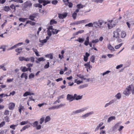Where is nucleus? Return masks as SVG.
<instances>
[{
	"instance_id": "obj_1",
	"label": "nucleus",
	"mask_w": 134,
	"mask_h": 134,
	"mask_svg": "<svg viewBox=\"0 0 134 134\" xmlns=\"http://www.w3.org/2000/svg\"><path fill=\"white\" fill-rule=\"evenodd\" d=\"M76 96V94H74L73 96L72 95L68 94L67 96L66 99L69 102H71L75 100V97Z\"/></svg>"
},
{
	"instance_id": "obj_2",
	"label": "nucleus",
	"mask_w": 134,
	"mask_h": 134,
	"mask_svg": "<svg viewBox=\"0 0 134 134\" xmlns=\"http://www.w3.org/2000/svg\"><path fill=\"white\" fill-rule=\"evenodd\" d=\"M132 85H130L126 89L125 91L123 92V93L126 96H128L130 93V91H131V87Z\"/></svg>"
},
{
	"instance_id": "obj_3",
	"label": "nucleus",
	"mask_w": 134,
	"mask_h": 134,
	"mask_svg": "<svg viewBox=\"0 0 134 134\" xmlns=\"http://www.w3.org/2000/svg\"><path fill=\"white\" fill-rule=\"evenodd\" d=\"M23 4L25 8H26L27 7L30 8L32 7V4L31 1H28L24 3Z\"/></svg>"
},
{
	"instance_id": "obj_4",
	"label": "nucleus",
	"mask_w": 134,
	"mask_h": 134,
	"mask_svg": "<svg viewBox=\"0 0 134 134\" xmlns=\"http://www.w3.org/2000/svg\"><path fill=\"white\" fill-rule=\"evenodd\" d=\"M79 77L81 79L82 81L84 80L85 82H89L90 81H92V79H89L87 77V76H79Z\"/></svg>"
},
{
	"instance_id": "obj_5",
	"label": "nucleus",
	"mask_w": 134,
	"mask_h": 134,
	"mask_svg": "<svg viewBox=\"0 0 134 134\" xmlns=\"http://www.w3.org/2000/svg\"><path fill=\"white\" fill-rule=\"evenodd\" d=\"M23 42H20L19 43L16 44L14 46L11 47L10 48L8 49V50H12L13 49H14L16 48L17 47H18L19 46L21 45L22 44H23Z\"/></svg>"
},
{
	"instance_id": "obj_6",
	"label": "nucleus",
	"mask_w": 134,
	"mask_h": 134,
	"mask_svg": "<svg viewBox=\"0 0 134 134\" xmlns=\"http://www.w3.org/2000/svg\"><path fill=\"white\" fill-rule=\"evenodd\" d=\"M15 106V103H10L9 105V109L10 110H13Z\"/></svg>"
},
{
	"instance_id": "obj_7",
	"label": "nucleus",
	"mask_w": 134,
	"mask_h": 134,
	"mask_svg": "<svg viewBox=\"0 0 134 134\" xmlns=\"http://www.w3.org/2000/svg\"><path fill=\"white\" fill-rule=\"evenodd\" d=\"M67 15V13H65L64 14H58V17L60 19H63L66 17Z\"/></svg>"
},
{
	"instance_id": "obj_8",
	"label": "nucleus",
	"mask_w": 134,
	"mask_h": 134,
	"mask_svg": "<svg viewBox=\"0 0 134 134\" xmlns=\"http://www.w3.org/2000/svg\"><path fill=\"white\" fill-rule=\"evenodd\" d=\"M86 109V108H82L81 109L76 110L74 111L73 112V113L74 114H77L82 112Z\"/></svg>"
},
{
	"instance_id": "obj_9",
	"label": "nucleus",
	"mask_w": 134,
	"mask_h": 134,
	"mask_svg": "<svg viewBox=\"0 0 134 134\" xmlns=\"http://www.w3.org/2000/svg\"><path fill=\"white\" fill-rule=\"evenodd\" d=\"M114 31L113 32L114 35L113 36V37H115L116 38H118L119 36V32H116Z\"/></svg>"
},
{
	"instance_id": "obj_10",
	"label": "nucleus",
	"mask_w": 134,
	"mask_h": 134,
	"mask_svg": "<svg viewBox=\"0 0 134 134\" xmlns=\"http://www.w3.org/2000/svg\"><path fill=\"white\" fill-rule=\"evenodd\" d=\"M85 38H83L79 37L78 39L76 40L75 41H78L80 43H82L84 41Z\"/></svg>"
},
{
	"instance_id": "obj_11",
	"label": "nucleus",
	"mask_w": 134,
	"mask_h": 134,
	"mask_svg": "<svg viewBox=\"0 0 134 134\" xmlns=\"http://www.w3.org/2000/svg\"><path fill=\"white\" fill-rule=\"evenodd\" d=\"M98 25H99V27H100L104 23V21L102 20H99L97 21Z\"/></svg>"
},
{
	"instance_id": "obj_12",
	"label": "nucleus",
	"mask_w": 134,
	"mask_h": 134,
	"mask_svg": "<svg viewBox=\"0 0 134 134\" xmlns=\"http://www.w3.org/2000/svg\"><path fill=\"white\" fill-rule=\"evenodd\" d=\"M115 117L114 116H111L107 120V122H110L113 120H115Z\"/></svg>"
},
{
	"instance_id": "obj_13",
	"label": "nucleus",
	"mask_w": 134,
	"mask_h": 134,
	"mask_svg": "<svg viewBox=\"0 0 134 134\" xmlns=\"http://www.w3.org/2000/svg\"><path fill=\"white\" fill-rule=\"evenodd\" d=\"M84 32V30H80L77 32L74 33L73 35H77L79 34H81L83 33Z\"/></svg>"
},
{
	"instance_id": "obj_14",
	"label": "nucleus",
	"mask_w": 134,
	"mask_h": 134,
	"mask_svg": "<svg viewBox=\"0 0 134 134\" xmlns=\"http://www.w3.org/2000/svg\"><path fill=\"white\" fill-rule=\"evenodd\" d=\"M23 72H24L28 70V68H26V67H21L20 69Z\"/></svg>"
},
{
	"instance_id": "obj_15",
	"label": "nucleus",
	"mask_w": 134,
	"mask_h": 134,
	"mask_svg": "<svg viewBox=\"0 0 134 134\" xmlns=\"http://www.w3.org/2000/svg\"><path fill=\"white\" fill-rule=\"evenodd\" d=\"M30 126L29 125H26L24 126L20 130V131L22 132L23 131L25 130L26 129H27L29 127H30Z\"/></svg>"
},
{
	"instance_id": "obj_16",
	"label": "nucleus",
	"mask_w": 134,
	"mask_h": 134,
	"mask_svg": "<svg viewBox=\"0 0 134 134\" xmlns=\"http://www.w3.org/2000/svg\"><path fill=\"white\" fill-rule=\"evenodd\" d=\"M3 10L5 12H8L10 10V9L9 6H5L3 7Z\"/></svg>"
},
{
	"instance_id": "obj_17",
	"label": "nucleus",
	"mask_w": 134,
	"mask_h": 134,
	"mask_svg": "<svg viewBox=\"0 0 134 134\" xmlns=\"http://www.w3.org/2000/svg\"><path fill=\"white\" fill-rule=\"evenodd\" d=\"M108 48L111 51H114L115 49L114 48L112 47L110 44H109L108 45Z\"/></svg>"
},
{
	"instance_id": "obj_18",
	"label": "nucleus",
	"mask_w": 134,
	"mask_h": 134,
	"mask_svg": "<svg viewBox=\"0 0 134 134\" xmlns=\"http://www.w3.org/2000/svg\"><path fill=\"white\" fill-rule=\"evenodd\" d=\"M33 94V93H31L29 92H26L24 94L23 96L24 97H26L28 95H31Z\"/></svg>"
},
{
	"instance_id": "obj_19",
	"label": "nucleus",
	"mask_w": 134,
	"mask_h": 134,
	"mask_svg": "<svg viewBox=\"0 0 134 134\" xmlns=\"http://www.w3.org/2000/svg\"><path fill=\"white\" fill-rule=\"evenodd\" d=\"M93 113V112H91L88 113H87L82 116V117L83 118H85L87 117L88 116L91 114Z\"/></svg>"
},
{
	"instance_id": "obj_20",
	"label": "nucleus",
	"mask_w": 134,
	"mask_h": 134,
	"mask_svg": "<svg viewBox=\"0 0 134 134\" xmlns=\"http://www.w3.org/2000/svg\"><path fill=\"white\" fill-rule=\"evenodd\" d=\"M59 31H60V30H57L54 29L52 30V32L53 34H57Z\"/></svg>"
},
{
	"instance_id": "obj_21",
	"label": "nucleus",
	"mask_w": 134,
	"mask_h": 134,
	"mask_svg": "<svg viewBox=\"0 0 134 134\" xmlns=\"http://www.w3.org/2000/svg\"><path fill=\"white\" fill-rule=\"evenodd\" d=\"M93 26H94V27L96 28H97L98 27H99V25H98V22H97V21H96L94 22L93 23Z\"/></svg>"
},
{
	"instance_id": "obj_22",
	"label": "nucleus",
	"mask_w": 134,
	"mask_h": 134,
	"mask_svg": "<svg viewBox=\"0 0 134 134\" xmlns=\"http://www.w3.org/2000/svg\"><path fill=\"white\" fill-rule=\"evenodd\" d=\"M51 118L49 116H47L45 119V122L46 123L47 122L51 120Z\"/></svg>"
},
{
	"instance_id": "obj_23",
	"label": "nucleus",
	"mask_w": 134,
	"mask_h": 134,
	"mask_svg": "<svg viewBox=\"0 0 134 134\" xmlns=\"http://www.w3.org/2000/svg\"><path fill=\"white\" fill-rule=\"evenodd\" d=\"M82 96H80L79 95L77 96L76 94V97H75V99L76 100H78L81 99L82 98Z\"/></svg>"
},
{
	"instance_id": "obj_24",
	"label": "nucleus",
	"mask_w": 134,
	"mask_h": 134,
	"mask_svg": "<svg viewBox=\"0 0 134 134\" xmlns=\"http://www.w3.org/2000/svg\"><path fill=\"white\" fill-rule=\"evenodd\" d=\"M82 24L81 20L75 22L74 23L71 24V25H78Z\"/></svg>"
},
{
	"instance_id": "obj_25",
	"label": "nucleus",
	"mask_w": 134,
	"mask_h": 134,
	"mask_svg": "<svg viewBox=\"0 0 134 134\" xmlns=\"http://www.w3.org/2000/svg\"><path fill=\"white\" fill-rule=\"evenodd\" d=\"M82 24H86L90 21L89 19H86L81 20Z\"/></svg>"
},
{
	"instance_id": "obj_26",
	"label": "nucleus",
	"mask_w": 134,
	"mask_h": 134,
	"mask_svg": "<svg viewBox=\"0 0 134 134\" xmlns=\"http://www.w3.org/2000/svg\"><path fill=\"white\" fill-rule=\"evenodd\" d=\"M39 42L42 43L41 46L44 45V43L47 42V40H46L44 39L43 40H41L40 39L39 40Z\"/></svg>"
},
{
	"instance_id": "obj_27",
	"label": "nucleus",
	"mask_w": 134,
	"mask_h": 134,
	"mask_svg": "<svg viewBox=\"0 0 134 134\" xmlns=\"http://www.w3.org/2000/svg\"><path fill=\"white\" fill-rule=\"evenodd\" d=\"M57 23V22L54 19H52L50 21V24L51 25L53 24H56Z\"/></svg>"
},
{
	"instance_id": "obj_28",
	"label": "nucleus",
	"mask_w": 134,
	"mask_h": 134,
	"mask_svg": "<svg viewBox=\"0 0 134 134\" xmlns=\"http://www.w3.org/2000/svg\"><path fill=\"white\" fill-rule=\"evenodd\" d=\"M115 97L117 99H119L121 97V94L120 93H119L115 96Z\"/></svg>"
},
{
	"instance_id": "obj_29",
	"label": "nucleus",
	"mask_w": 134,
	"mask_h": 134,
	"mask_svg": "<svg viewBox=\"0 0 134 134\" xmlns=\"http://www.w3.org/2000/svg\"><path fill=\"white\" fill-rule=\"evenodd\" d=\"M121 37L122 38L125 37L126 35V34L125 32L122 31L121 32Z\"/></svg>"
},
{
	"instance_id": "obj_30",
	"label": "nucleus",
	"mask_w": 134,
	"mask_h": 134,
	"mask_svg": "<svg viewBox=\"0 0 134 134\" xmlns=\"http://www.w3.org/2000/svg\"><path fill=\"white\" fill-rule=\"evenodd\" d=\"M23 49L22 48H18L15 50V51L16 52H17L18 53H20L21 52V51L23 50Z\"/></svg>"
},
{
	"instance_id": "obj_31",
	"label": "nucleus",
	"mask_w": 134,
	"mask_h": 134,
	"mask_svg": "<svg viewBox=\"0 0 134 134\" xmlns=\"http://www.w3.org/2000/svg\"><path fill=\"white\" fill-rule=\"evenodd\" d=\"M27 19V18H20L19 19V20L20 21L23 22H25V21Z\"/></svg>"
},
{
	"instance_id": "obj_32",
	"label": "nucleus",
	"mask_w": 134,
	"mask_h": 134,
	"mask_svg": "<svg viewBox=\"0 0 134 134\" xmlns=\"http://www.w3.org/2000/svg\"><path fill=\"white\" fill-rule=\"evenodd\" d=\"M17 124L15 125L14 124L11 125L10 126V128L13 129L15 130V129L16 127L17 126Z\"/></svg>"
},
{
	"instance_id": "obj_33",
	"label": "nucleus",
	"mask_w": 134,
	"mask_h": 134,
	"mask_svg": "<svg viewBox=\"0 0 134 134\" xmlns=\"http://www.w3.org/2000/svg\"><path fill=\"white\" fill-rule=\"evenodd\" d=\"M50 3V1H48V0H47V1L46 0V1H45V2L44 1V2L43 3V5L44 6H45L47 4Z\"/></svg>"
},
{
	"instance_id": "obj_34",
	"label": "nucleus",
	"mask_w": 134,
	"mask_h": 134,
	"mask_svg": "<svg viewBox=\"0 0 134 134\" xmlns=\"http://www.w3.org/2000/svg\"><path fill=\"white\" fill-rule=\"evenodd\" d=\"M35 18L31 14L29 16V19L32 21H35V20L34 19Z\"/></svg>"
},
{
	"instance_id": "obj_35",
	"label": "nucleus",
	"mask_w": 134,
	"mask_h": 134,
	"mask_svg": "<svg viewBox=\"0 0 134 134\" xmlns=\"http://www.w3.org/2000/svg\"><path fill=\"white\" fill-rule=\"evenodd\" d=\"M37 60L39 62H40L42 61H44L45 60V59H44L43 57H41L39 58H36Z\"/></svg>"
},
{
	"instance_id": "obj_36",
	"label": "nucleus",
	"mask_w": 134,
	"mask_h": 134,
	"mask_svg": "<svg viewBox=\"0 0 134 134\" xmlns=\"http://www.w3.org/2000/svg\"><path fill=\"white\" fill-rule=\"evenodd\" d=\"M28 123V121H23L20 122V124L21 125H24L27 124Z\"/></svg>"
},
{
	"instance_id": "obj_37",
	"label": "nucleus",
	"mask_w": 134,
	"mask_h": 134,
	"mask_svg": "<svg viewBox=\"0 0 134 134\" xmlns=\"http://www.w3.org/2000/svg\"><path fill=\"white\" fill-rule=\"evenodd\" d=\"M95 56L94 55L92 56L90 58V60L93 63H94L95 60Z\"/></svg>"
},
{
	"instance_id": "obj_38",
	"label": "nucleus",
	"mask_w": 134,
	"mask_h": 134,
	"mask_svg": "<svg viewBox=\"0 0 134 134\" xmlns=\"http://www.w3.org/2000/svg\"><path fill=\"white\" fill-rule=\"evenodd\" d=\"M38 124V121H36L32 123V126L34 127H36Z\"/></svg>"
},
{
	"instance_id": "obj_39",
	"label": "nucleus",
	"mask_w": 134,
	"mask_h": 134,
	"mask_svg": "<svg viewBox=\"0 0 134 134\" xmlns=\"http://www.w3.org/2000/svg\"><path fill=\"white\" fill-rule=\"evenodd\" d=\"M88 86V85L87 84H85L81 85L79 86L80 88H82L85 87H87Z\"/></svg>"
},
{
	"instance_id": "obj_40",
	"label": "nucleus",
	"mask_w": 134,
	"mask_h": 134,
	"mask_svg": "<svg viewBox=\"0 0 134 134\" xmlns=\"http://www.w3.org/2000/svg\"><path fill=\"white\" fill-rule=\"evenodd\" d=\"M85 26L86 27L88 26L89 27H93V24L91 23H89L85 25Z\"/></svg>"
},
{
	"instance_id": "obj_41",
	"label": "nucleus",
	"mask_w": 134,
	"mask_h": 134,
	"mask_svg": "<svg viewBox=\"0 0 134 134\" xmlns=\"http://www.w3.org/2000/svg\"><path fill=\"white\" fill-rule=\"evenodd\" d=\"M84 6L81 4H78L77 5V7L79 9L83 8Z\"/></svg>"
},
{
	"instance_id": "obj_42",
	"label": "nucleus",
	"mask_w": 134,
	"mask_h": 134,
	"mask_svg": "<svg viewBox=\"0 0 134 134\" xmlns=\"http://www.w3.org/2000/svg\"><path fill=\"white\" fill-rule=\"evenodd\" d=\"M12 1L15 2L19 3H23V1L22 0H13Z\"/></svg>"
},
{
	"instance_id": "obj_43",
	"label": "nucleus",
	"mask_w": 134,
	"mask_h": 134,
	"mask_svg": "<svg viewBox=\"0 0 134 134\" xmlns=\"http://www.w3.org/2000/svg\"><path fill=\"white\" fill-rule=\"evenodd\" d=\"M46 57L50 58L51 59H52L53 58V55L52 54H48L46 55Z\"/></svg>"
},
{
	"instance_id": "obj_44",
	"label": "nucleus",
	"mask_w": 134,
	"mask_h": 134,
	"mask_svg": "<svg viewBox=\"0 0 134 134\" xmlns=\"http://www.w3.org/2000/svg\"><path fill=\"white\" fill-rule=\"evenodd\" d=\"M110 72V71H109V70H107V71L105 72H103L102 74L101 73L100 75H107V74H108V73H109Z\"/></svg>"
},
{
	"instance_id": "obj_45",
	"label": "nucleus",
	"mask_w": 134,
	"mask_h": 134,
	"mask_svg": "<svg viewBox=\"0 0 134 134\" xmlns=\"http://www.w3.org/2000/svg\"><path fill=\"white\" fill-rule=\"evenodd\" d=\"M5 65V64H3L1 65V69H2L3 70L5 71L6 70V69L4 67Z\"/></svg>"
},
{
	"instance_id": "obj_46",
	"label": "nucleus",
	"mask_w": 134,
	"mask_h": 134,
	"mask_svg": "<svg viewBox=\"0 0 134 134\" xmlns=\"http://www.w3.org/2000/svg\"><path fill=\"white\" fill-rule=\"evenodd\" d=\"M44 117L41 118L40 120V123L41 124L44 121Z\"/></svg>"
},
{
	"instance_id": "obj_47",
	"label": "nucleus",
	"mask_w": 134,
	"mask_h": 134,
	"mask_svg": "<svg viewBox=\"0 0 134 134\" xmlns=\"http://www.w3.org/2000/svg\"><path fill=\"white\" fill-rule=\"evenodd\" d=\"M90 62H87V63L85 64L84 65L87 68H88V67L90 66H91H91L90 65Z\"/></svg>"
},
{
	"instance_id": "obj_48",
	"label": "nucleus",
	"mask_w": 134,
	"mask_h": 134,
	"mask_svg": "<svg viewBox=\"0 0 134 134\" xmlns=\"http://www.w3.org/2000/svg\"><path fill=\"white\" fill-rule=\"evenodd\" d=\"M122 44V43H121L120 44L116 45L115 46V48L116 49H119L120 47L121 46Z\"/></svg>"
},
{
	"instance_id": "obj_49",
	"label": "nucleus",
	"mask_w": 134,
	"mask_h": 134,
	"mask_svg": "<svg viewBox=\"0 0 134 134\" xmlns=\"http://www.w3.org/2000/svg\"><path fill=\"white\" fill-rule=\"evenodd\" d=\"M119 126V124L117 123L113 127V129L114 130H115L117 129Z\"/></svg>"
},
{
	"instance_id": "obj_50",
	"label": "nucleus",
	"mask_w": 134,
	"mask_h": 134,
	"mask_svg": "<svg viewBox=\"0 0 134 134\" xmlns=\"http://www.w3.org/2000/svg\"><path fill=\"white\" fill-rule=\"evenodd\" d=\"M76 13H75V12L72 14V17L74 20H75L76 19Z\"/></svg>"
},
{
	"instance_id": "obj_51",
	"label": "nucleus",
	"mask_w": 134,
	"mask_h": 134,
	"mask_svg": "<svg viewBox=\"0 0 134 134\" xmlns=\"http://www.w3.org/2000/svg\"><path fill=\"white\" fill-rule=\"evenodd\" d=\"M4 119L6 122H8L9 121V119L8 116H6L4 117Z\"/></svg>"
},
{
	"instance_id": "obj_52",
	"label": "nucleus",
	"mask_w": 134,
	"mask_h": 134,
	"mask_svg": "<svg viewBox=\"0 0 134 134\" xmlns=\"http://www.w3.org/2000/svg\"><path fill=\"white\" fill-rule=\"evenodd\" d=\"M9 114V111L8 110H5L4 113V114L5 115H8Z\"/></svg>"
},
{
	"instance_id": "obj_53",
	"label": "nucleus",
	"mask_w": 134,
	"mask_h": 134,
	"mask_svg": "<svg viewBox=\"0 0 134 134\" xmlns=\"http://www.w3.org/2000/svg\"><path fill=\"white\" fill-rule=\"evenodd\" d=\"M42 5L39 3H38L36 4L35 7H39L40 8H42Z\"/></svg>"
},
{
	"instance_id": "obj_54",
	"label": "nucleus",
	"mask_w": 134,
	"mask_h": 134,
	"mask_svg": "<svg viewBox=\"0 0 134 134\" xmlns=\"http://www.w3.org/2000/svg\"><path fill=\"white\" fill-rule=\"evenodd\" d=\"M10 8L12 9H14V10H16L15 7L13 4H12L10 6Z\"/></svg>"
},
{
	"instance_id": "obj_55",
	"label": "nucleus",
	"mask_w": 134,
	"mask_h": 134,
	"mask_svg": "<svg viewBox=\"0 0 134 134\" xmlns=\"http://www.w3.org/2000/svg\"><path fill=\"white\" fill-rule=\"evenodd\" d=\"M49 63L47 62V64L44 66V68L46 69L48 68L49 66Z\"/></svg>"
},
{
	"instance_id": "obj_56",
	"label": "nucleus",
	"mask_w": 134,
	"mask_h": 134,
	"mask_svg": "<svg viewBox=\"0 0 134 134\" xmlns=\"http://www.w3.org/2000/svg\"><path fill=\"white\" fill-rule=\"evenodd\" d=\"M25 58L24 57H19V59L21 61H22L23 60L25 61Z\"/></svg>"
},
{
	"instance_id": "obj_57",
	"label": "nucleus",
	"mask_w": 134,
	"mask_h": 134,
	"mask_svg": "<svg viewBox=\"0 0 134 134\" xmlns=\"http://www.w3.org/2000/svg\"><path fill=\"white\" fill-rule=\"evenodd\" d=\"M33 16L34 18H35L38 16V14L36 13H34L31 14Z\"/></svg>"
},
{
	"instance_id": "obj_58",
	"label": "nucleus",
	"mask_w": 134,
	"mask_h": 134,
	"mask_svg": "<svg viewBox=\"0 0 134 134\" xmlns=\"http://www.w3.org/2000/svg\"><path fill=\"white\" fill-rule=\"evenodd\" d=\"M47 32L48 35L50 37L52 35L51 32L49 30H47Z\"/></svg>"
},
{
	"instance_id": "obj_59",
	"label": "nucleus",
	"mask_w": 134,
	"mask_h": 134,
	"mask_svg": "<svg viewBox=\"0 0 134 134\" xmlns=\"http://www.w3.org/2000/svg\"><path fill=\"white\" fill-rule=\"evenodd\" d=\"M58 1L56 0H53L52 1V3L53 4L56 5L58 3Z\"/></svg>"
},
{
	"instance_id": "obj_60",
	"label": "nucleus",
	"mask_w": 134,
	"mask_h": 134,
	"mask_svg": "<svg viewBox=\"0 0 134 134\" xmlns=\"http://www.w3.org/2000/svg\"><path fill=\"white\" fill-rule=\"evenodd\" d=\"M33 64H32L29 63L27 64L26 66L28 68H30V67H32L33 66Z\"/></svg>"
},
{
	"instance_id": "obj_61",
	"label": "nucleus",
	"mask_w": 134,
	"mask_h": 134,
	"mask_svg": "<svg viewBox=\"0 0 134 134\" xmlns=\"http://www.w3.org/2000/svg\"><path fill=\"white\" fill-rule=\"evenodd\" d=\"M5 124V122L4 121L2 122L0 124V128L2 127Z\"/></svg>"
},
{
	"instance_id": "obj_62",
	"label": "nucleus",
	"mask_w": 134,
	"mask_h": 134,
	"mask_svg": "<svg viewBox=\"0 0 134 134\" xmlns=\"http://www.w3.org/2000/svg\"><path fill=\"white\" fill-rule=\"evenodd\" d=\"M99 41V40L98 39H96L95 40H93L91 41V42L92 43H97Z\"/></svg>"
},
{
	"instance_id": "obj_63",
	"label": "nucleus",
	"mask_w": 134,
	"mask_h": 134,
	"mask_svg": "<svg viewBox=\"0 0 134 134\" xmlns=\"http://www.w3.org/2000/svg\"><path fill=\"white\" fill-rule=\"evenodd\" d=\"M30 61L32 62H33L34 61V58L33 57H31L29 58Z\"/></svg>"
},
{
	"instance_id": "obj_64",
	"label": "nucleus",
	"mask_w": 134,
	"mask_h": 134,
	"mask_svg": "<svg viewBox=\"0 0 134 134\" xmlns=\"http://www.w3.org/2000/svg\"><path fill=\"white\" fill-rule=\"evenodd\" d=\"M131 91H132V93L133 94H134V86H132L131 87Z\"/></svg>"
}]
</instances>
